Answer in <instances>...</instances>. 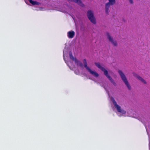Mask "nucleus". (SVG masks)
<instances>
[{"label":"nucleus","instance_id":"f257e3e1","mask_svg":"<svg viewBox=\"0 0 150 150\" xmlns=\"http://www.w3.org/2000/svg\"><path fill=\"white\" fill-rule=\"evenodd\" d=\"M96 65L99 69H101L102 71L104 72V74L109 80L115 86L116 84L114 82V80L112 79L111 77L108 74V71L106 70L105 68L102 67L99 63H95Z\"/></svg>","mask_w":150,"mask_h":150},{"label":"nucleus","instance_id":"f03ea898","mask_svg":"<svg viewBox=\"0 0 150 150\" xmlns=\"http://www.w3.org/2000/svg\"><path fill=\"white\" fill-rule=\"evenodd\" d=\"M83 62L84 65V67L89 72L90 74L96 77H98L99 76V74L96 71H93L91 70L90 68L87 66V63L86 59H84L83 60Z\"/></svg>","mask_w":150,"mask_h":150},{"label":"nucleus","instance_id":"7ed1b4c3","mask_svg":"<svg viewBox=\"0 0 150 150\" xmlns=\"http://www.w3.org/2000/svg\"><path fill=\"white\" fill-rule=\"evenodd\" d=\"M118 72L120 75L122 79V80H123V81L125 83V84L127 86L128 89L129 90H131V86L129 85L128 81H127V79L124 74L121 70H119L118 71Z\"/></svg>","mask_w":150,"mask_h":150},{"label":"nucleus","instance_id":"20e7f679","mask_svg":"<svg viewBox=\"0 0 150 150\" xmlns=\"http://www.w3.org/2000/svg\"><path fill=\"white\" fill-rule=\"evenodd\" d=\"M87 15L90 21L94 24L96 23V21L95 18L93 11L91 10H89L87 12Z\"/></svg>","mask_w":150,"mask_h":150},{"label":"nucleus","instance_id":"39448f33","mask_svg":"<svg viewBox=\"0 0 150 150\" xmlns=\"http://www.w3.org/2000/svg\"><path fill=\"white\" fill-rule=\"evenodd\" d=\"M112 100L114 106L116 108L118 112L121 113L123 114L126 113V112L125 110L121 109V107L117 105L113 98H112Z\"/></svg>","mask_w":150,"mask_h":150},{"label":"nucleus","instance_id":"423d86ee","mask_svg":"<svg viewBox=\"0 0 150 150\" xmlns=\"http://www.w3.org/2000/svg\"><path fill=\"white\" fill-rule=\"evenodd\" d=\"M69 55L70 59L74 61L76 64L80 67H82L83 64L82 63L76 59L75 57H74L72 54V53L71 52H69Z\"/></svg>","mask_w":150,"mask_h":150},{"label":"nucleus","instance_id":"0eeeda50","mask_svg":"<svg viewBox=\"0 0 150 150\" xmlns=\"http://www.w3.org/2000/svg\"><path fill=\"white\" fill-rule=\"evenodd\" d=\"M107 35L109 40L112 45L115 46H117V44L116 41L113 40V38L111 36L109 33H107Z\"/></svg>","mask_w":150,"mask_h":150},{"label":"nucleus","instance_id":"6e6552de","mask_svg":"<svg viewBox=\"0 0 150 150\" xmlns=\"http://www.w3.org/2000/svg\"><path fill=\"white\" fill-rule=\"evenodd\" d=\"M75 35V32L73 31H69L67 33V36L69 38H73Z\"/></svg>","mask_w":150,"mask_h":150},{"label":"nucleus","instance_id":"1a4fd4ad","mask_svg":"<svg viewBox=\"0 0 150 150\" xmlns=\"http://www.w3.org/2000/svg\"><path fill=\"white\" fill-rule=\"evenodd\" d=\"M28 1H29L30 3L31 4H32L33 5H39L40 4V3L36 1H33L32 0H28Z\"/></svg>","mask_w":150,"mask_h":150},{"label":"nucleus","instance_id":"9d476101","mask_svg":"<svg viewBox=\"0 0 150 150\" xmlns=\"http://www.w3.org/2000/svg\"><path fill=\"white\" fill-rule=\"evenodd\" d=\"M137 77L138 79L140 80L144 84H146V82L141 77L137 75Z\"/></svg>","mask_w":150,"mask_h":150},{"label":"nucleus","instance_id":"9b49d317","mask_svg":"<svg viewBox=\"0 0 150 150\" xmlns=\"http://www.w3.org/2000/svg\"><path fill=\"white\" fill-rule=\"evenodd\" d=\"M129 0V2L130 3H131V4H133V0Z\"/></svg>","mask_w":150,"mask_h":150}]
</instances>
